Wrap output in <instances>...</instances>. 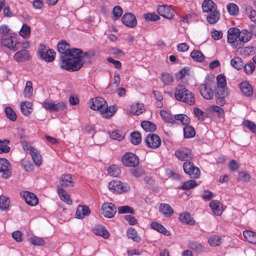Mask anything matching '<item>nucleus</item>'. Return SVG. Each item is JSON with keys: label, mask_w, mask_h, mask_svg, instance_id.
<instances>
[{"label": "nucleus", "mask_w": 256, "mask_h": 256, "mask_svg": "<svg viewBox=\"0 0 256 256\" xmlns=\"http://www.w3.org/2000/svg\"><path fill=\"white\" fill-rule=\"evenodd\" d=\"M58 52L60 54V58L61 62L60 68L67 70L66 66L71 64L74 55L78 54L76 52H80V49L73 48H70V46L66 41L62 40L59 42L57 45Z\"/></svg>", "instance_id": "nucleus-1"}, {"label": "nucleus", "mask_w": 256, "mask_h": 256, "mask_svg": "<svg viewBox=\"0 0 256 256\" xmlns=\"http://www.w3.org/2000/svg\"><path fill=\"white\" fill-rule=\"evenodd\" d=\"M80 52L74 55L70 64L67 67V70L74 72L79 70L84 63H91V60L93 54L88 52H83L80 49Z\"/></svg>", "instance_id": "nucleus-2"}, {"label": "nucleus", "mask_w": 256, "mask_h": 256, "mask_svg": "<svg viewBox=\"0 0 256 256\" xmlns=\"http://www.w3.org/2000/svg\"><path fill=\"white\" fill-rule=\"evenodd\" d=\"M174 96L176 100L186 103L190 106L195 104L194 94L184 85L179 84L176 88Z\"/></svg>", "instance_id": "nucleus-3"}, {"label": "nucleus", "mask_w": 256, "mask_h": 256, "mask_svg": "<svg viewBox=\"0 0 256 256\" xmlns=\"http://www.w3.org/2000/svg\"><path fill=\"white\" fill-rule=\"evenodd\" d=\"M240 30L236 28H230L228 30V42L232 48H240L242 46L241 42H238Z\"/></svg>", "instance_id": "nucleus-4"}, {"label": "nucleus", "mask_w": 256, "mask_h": 256, "mask_svg": "<svg viewBox=\"0 0 256 256\" xmlns=\"http://www.w3.org/2000/svg\"><path fill=\"white\" fill-rule=\"evenodd\" d=\"M0 42L2 46L12 51H16L18 48L17 46L18 42L14 33L10 34V35L6 37L2 36Z\"/></svg>", "instance_id": "nucleus-5"}, {"label": "nucleus", "mask_w": 256, "mask_h": 256, "mask_svg": "<svg viewBox=\"0 0 256 256\" xmlns=\"http://www.w3.org/2000/svg\"><path fill=\"white\" fill-rule=\"evenodd\" d=\"M183 169L186 174L192 179L198 178L200 175V171L198 167L194 166L192 162H184Z\"/></svg>", "instance_id": "nucleus-6"}, {"label": "nucleus", "mask_w": 256, "mask_h": 256, "mask_svg": "<svg viewBox=\"0 0 256 256\" xmlns=\"http://www.w3.org/2000/svg\"><path fill=\"white\" fill-rule=\"evenodd\" d=\"M38 52L40 58L47 62H51L54 60L56 52L52 49H47L44 44L40 45Z\"/></svg>", "instance_id": "nucleus-7"}, {"label": "nucleus", "mask_w": 256, "mask_h": 256, "mask_svg": "<svg viewBox=\"0 0 256 256\" xmlns=\"http://www.w3.org/2000/svg\"><path fill=\"white\" fill-rule=\"evenodd\" d=\"M174 155L178 160L185 162H190V160L193 158L191 150L185 147L180 148L176 150Z\"/></svg>", "instance_id": "nucleus-8"}, {"label": "nucleus", "mask_w": 256, "mask_h": 256, "mask_svg": "<svg viewBox=\"0 0 256 256\" xmlns=\"http://www.w3.org/2000/svg\"><path fill=\"white\" fill-rule=\"evenodd\" d=\"M108 186L111 191L120 194L127 192L130 190V186L127 183L122 182L120 181L110 182Z\"/></svg>", "instance_id": "nucleus-9"}, {"label": "nucleus", "mask_w": 256, "mask_h": 256, "mask_svg": "<svg viewBox=\"0 0 256 256\" xmlns=\"http://www.w3.org/2000/svg\"><path fill=\"white\" fill-rule=\"evenodd\" d=\"M122 162L126 166L136 167L139 164V158L134 153L126 152L122 157Z\"/></svg>", "instance_id": "nucleus-10"}, {"label": "nucleus", "mask_w": 256, "mask_h": 256, "mask_svg": "<svg viewBox=\"0 0 256 256\" xmlns=\"http://www.w3.org/2000/svg\"><path fill=\"white\" fill-rule=\"evenodd\" d=\"M215 98L216 102L220 106H223L225 103V98L228 96V90L226 87H216Z\"/></svg>", "instance_id": "nucleus-11"}, {"label": "nucleus", "mask_w": 256, "mask_h": 256, "mask_svg": "<svg viewBox=\"0 0 256 256\" xmlns=\"http://www.w3.org/2000/svg\"><path fill=\"white\" fill-rule=\"evenodd\" d=\"M144 141L148 147L152 149L157 148L161 144L160 137L154 134H149L146 136Z\"/></svg>", "instance_id": "nucleus-12"}, {"label": "nucleus", "mask_w": 256, "mask_h": 256, "mask_svg": "<svg viewBox=\"0 0 256 256\" xmlns=\"http://www.w3.org/2000/svg\"><path fill=\"white\" fill-rule=\"evenodd\" d=\"M102 214L108 218H112L116 212V208L114 204L111 202L104 203L101 208Z\"/></svg>", "instance_id": "nucleus-13"}, {"label": "nucleus", "mask_w": 256, "mask_h": 256, "mask_svg": "<svg viewBox=\"0 0 256 256\" xmlns=\"http://www.w3.org/2000/svg\"><path fill=\"white\" fill-rule=\"evenodd\" d=\"M10 164L8 161L4 158H0V172L2 173V177L8 178L11 175Z\"/></svg>", "instance_id": "nucleus-14"}, {"label": "nucleus", "mask_w": 256, "mask_h": 256, "mask_svg": "<svg viewBox=\"0 0 256 256\" xmlns=\"http://www.w3.org/2000/svg\"><path fill=\"white\" fill-rule=\"evenodd\" d=\"M157 10L159 14L168 19L172 18L174 15V10L166 5L158 6Z\"/></svg>", "instance_id": "nucleus-15"}, {"label": "nucleus", "mask_w": 256, "mask_h": 256, "mask_svg": "<svg viewBox=\"0 0 256 256\" xmlns=\"http://www.w3.org/2000/svg\"><path fill=\"white\" fill-rule=\"evenodd\" d=\"M106 102L105 100L101 97H96L91 98L90 100V107L91 109L98 110H103L105 107Z\"/></svg>", "instance_id": "nucleus-16"}, {"label": "nucleus", "mask_w": 256, "mask_h": 256, "mask_svg": "<svg viewBox=\"0 0 256 256\" xmlns=\"http://www.w3.org/2000/svg\"><path fill=\"white\" fill-rule=\"evenodd\" d=\"M200 90V94L205 99L211 100L213 98L214 92L210 86L209 82L201 84Z\"/></svg>", "instance_id": "nucleus-17"}, {"label": "nucleus", "mask_w": 256, "mask_h": 256, "mask_svg": "<svg viewBox=\"0 0 256 256\" xmlns=\"http://www.w3.org/2000/svg\"><path fill=\"white\" fill-rule=\"evenodd\" d=\"M122 22L126 26L134 28L136 26L137 20L136 16L132 14H125L122 18Z\"/></svg>", "instance_id": "nucleus-18"}, {"label": "nucleus", "mask_w": 256, "mask_h": 256, "mask_svg": "<svg viewBox=\"0 0 256 256\" xmlns=\"http://www.w3.org/2000/svg\"><path fill=\"white\" fill-rule=\"evenodd\" d=\"M22 196L26 202L30 206H34L38 204V198L37 196L32 192H24Z\"/></svg>", "instance_id": "nucleus-19"}, {"label": "nucleus", "mask_w": 256, "mask_h": 256, "mask_svg": "<svg viewBox=\"0 0 256 256\" xmlns=\"http://www.w3.org/2000/svg\"><path fill=\"white\" fill-rule=\"evenodd\" d=\"M14 59L17 62H22L30 58L29 52L25 49L16 52L13 56Z\"/></svg>", "instance_id": "nucleus-20"}, {"label": "nucleus", "mask_w": 256, "mask_h": 256, "mask_svg": "<svg viewBox=\"0 0 256 256\" xmlns=\"http://www.w3.org/2000/svg\"><path fill=\"white\" fill-rule=\"evenodd\" d=\"M60 187L73 186L74 182L70 174H62L60 178Z\"/></svg>", "instance_id": "nucleus-21"}, {"label": "nucleus", "mask_w": 256, "mask_h": 256, "mask_svg": "<svg viewBox=\"0 0 256 256\" xmlns=\"http://www.w3.org/2000/svg\"><path fill=\"white\" fill-rule=\"evenodd\" d=\"M57 190L58 194L62 200L66 202L68 204H72V200L70 198V196L66 190L60 187V186H57Z\"/></svg>", "instance_id": "nucleus-22"}, {"label": "nucleus", "mask_w": 256, "mask_h": 256, "mask_svg": "<svg viewBox=\"0 0 256 256\" xmlns=\"http://www.w3.org/2000/svg\"><path fill=\"white\" fill-rule=\"evenodd\" d=\"M90 213L89 208L86 205L78 206L76 212V216L78 218H82Z\"/></svg>", "instance_id": "nucleus-23"}, {"label": "nucleus", "mask_w": 256, "mask_h": 256, "mask_svg": "<svg viewBox=\"0 0 256 256\" xmlns=\"http://www.w3.org/2000/svg\"><path fill=\"white\" fill-rule=\"evenodd\" d=\"M240 88L242 93L246 96H250L253 94L252 86L246 81L242 82L240 84Z\"/></svg>", "instance_id": "nucleus-24"}, {"label": "nucleus", "mask_w": 256, "mask_h": 256, "mask_svg": "<svg viewBox=\"0 0 256 256\" xmlns=\"http://www.w3.org/2000/svg\"><path fill=\"white\" fill-rule=\"evenodd\" d=\"M252 38V32L247 30L244 29L241 31H239L238 42H241V44L243 45V43L246 42L250 40Z\"/></svg>", "instance_id": "nucleus-25"}, {"label": "nucleus", "mask_w": 256, "mask_h": 256, "mask_svg": "<svg viewBox=\"0 0 256 256\" xmlns=\"http://www.w3.org/2000/svg\"><path fill=\"white\" fill-rule=\"evenodd\" d=\"M202 6L204 12H210L216 9V4L212 0H204Z\"/></svg>", "instance_id": "nucleus-26"}, {"label": "nucleus", "mask_w": 256, "mask_h": 256, "mask_svg": "<svg viewBox=\"0 0 256 256\" xmlns=\"http://www.w3.org/2000/svg\"><path fill=\"white\" fill-rule=\"evenodd\" d=\"M93 232L99 236H101L104 238H107L109 237V232L105 228L101 225L96 226L93 229Z\"/></svg>", "instance_id": "nucleus-27"}, {"label": "nucleus", "mask_w": 256, "mask_h": 256, "mask_svg": "<svg viewBox=\"0 0 256 256\" xmlns=\"http://www.w3.org/2000/svg\"><path fill=\"white\" fill-rule=\"evenodd\" d=\"M160 212L166 217H170L174 214L172 208L167 204H161L159 206Z\"/></svg>", "instance_id": "nucleus-28"}, {"label": "nucleus", "mask_w": 256, "mask_h": 256, "mask_svg": "<svg viewBox=\"0 0 256 256\" xmlns=\"http://www.w3.org/2000/svg\"><path fill=\"white\" fill-rule=\"evenodd\" d=\"M30 154L32 159L37 166H40L42 164V158L38 151L34 148L30 147Z\"/></svg>", "instance_id": "nucleus-29"}, {"label": "nucleus", "mask_w": 256, "mask_h": 256, "mask_svg": "<svg viewBox=\"0 0 256 256\" xmlns=\"http://www.w3.org/2000/svg\"><path fill=\"white\" fill-rule=\"evenodd\" d=\"M116 111V108L114 106H108L106 104L103 110H100V112L102 117L105 118H109L112 116Z\"/></svg>", "instance_id": "nucleus-30"}, {"label": "nucleus", "mask_w": 256, "mask_h": 256, "mask_svg": "<svg viewBox=\"0 0 256 256\" xmlns=\"http://www.w3.org/2000/svg\"><path fill=\"white\" fill-rule=\"evenodd\" d=\"M20 110L23 114L28 116L32 112V104L31 102L25 101L20 104Z\"/></svg>", "instance_id": "nucleus-31"}, {"label": "nucleus", "mask_w": 256, "mask_h": 256, "mask_svg": "<svg viewBox=\"0 0 256 256\" xmlns=\"http://www.w3.org/2000/svg\"><path fill=\"white\" fill-rule=\"evenodd\" d=\"M220 13L217 10H214V11L210 12L206 17V20L208 22L211 24H216L220 19Z\"/></svg>", "instance_id": "nucleus-32"}, {"label": "nucleus", "mask_w": 256, "mask_h": 256, "mask_svg": "<svg viewBox=\"0 0 256 256\" xmlns=\"http://www.w3.org/2000/svg\"><path fill=\"white\" fill-rule=\"evenodd\" d=\"M180 220L183 223L189 224L194 225L195 221L191 218L190 214L188 212H184L181 214L179 216Z\"/></svg>", "instance_id": "nucleus-33"}, {"label": "nucleus", "mask_w": 256, "mask_h": 256, "mask_svg": "<svg viewBox=\"0 0 256 256\" xmlns=\"http://www.w3.org/2000/svg\"><path fill=\"white\" fill-rule=\"evenodd\" d=\"M141 126L146 132H152L156 129V125L150 121L144 120L141 122Z\"/></svg>", "instance_id": "nucleus-34"}, {"label": "nucleus", "mask_w": 256, "mask_h": 256, "mask_svg": "<svg viewBox=\"0 0 256 256\" xmlns=\"http://www.w3.org/2000/svg\"><path fill=\"white\" fill-rule=\"evenodd\" d=\"M244 10L246 16L250 20L256 22V11L253 10L251 6L247 5L244 6Z\"/></svg>", "instance_id": "nucleus-35"}, {"label": "nucleus", "mask_w": 256, "mask_h": 256, "mask_svg": "<svg viewBox=\"0 0 256 256\" xmlns=\"http://www.w3.org/2000/svg\"><path fill=\"white\" fill-rule=\"evenodd\" d=\"M219 204L220 202L217 200H212L209 204L214 214L216 216H220L222 214V210L220 208Z\"/></svg>", "instance_id": "nucleus-36"}, {"label": "nucleus", "mask_w": 256, "mask_h": 256, "mask_svg": "<svg viewBox=\"0 0 256 256\" xmlns=\"http://www.w3.org/2000/svg\"><path fill=\"white\" fill-rule=\"evenodd\" d=\"M184 136V138H189L194 136L196 132L194 128L190 125H187L184 126L183 128Z\"/></svg>", "instance_id": "nucleus-37"}, {"label": "nucleus", "mask_w": 256, "mask_h": 256, "mask_svg": "<svg viewBox=\"0 0 256 256\" xmlns=\"http://www.w3.org/2000/svg\"><path fill=\"white\" fill-rule=\"evenodd\" d=\"M150 227L158 232L163 234L164 235L168 236L169 234V232L161 224L156 222H152L150 224Z\"/></svg>", "instance_id": "nucleus-38"}, {"label": "nucleus", "mask_w": 256, "mask_h": 256, "mask_svg": "<svg viewBox=\"0 0 256 256\" xmlns=\"http://www.w3.org/2000/svg\"><path fill=\"white\" fill-rule=\"evenodd\" d=\"M144 112V105L142 104L136 103L130 106V112L138 116Z\"/></svg>", "instance_id": "nucleus-39"}, {"label": "nucleus", "mask_w": 256, "mask_h": 256, "mask_svg": "<svg viewBox=\"0 0 256 256\" xmlns=\"http://www.w3.org/2000/svg\"><path fill=\"white\" fill-rule=\"evenodd\" d=\"M244 238L250 242L256 244V233L250 230L243 232Z\"/></svg>", "instance_id": "nucleus-40"}, {"label": "nucleus", "mask_w": 256, "mask_h": 256, "mask_svg": "<svg viewBox=\"0 0 256 256\" xmlns=\"http://www.w3.org/2000/svg\"><path fill=\"white\" fill-rule=\"evenodd\" d=\"M230 64L232 67L237 70H241L244 66L242 59L238 56L234 57L231 60Z\"/></svg>", "instance_id": "nucleus-41"}, {"label": "nucleus", "mask_w": 256, "mask_h": 256, "mask_svg": "<svg viewBox=\"0 0 256 256\" xmlns=\"http://www.w3.org/2000/svg\"><path fill=\"white\" fill-rule=\"evenodd\" d=\"M127 236L129 238L136 242H139L141 240L140 236L138 235L136 230L132 228L128 229L127 231Z\"/></svg>", "instance_id": "nucleus-42"}, {"label": "nucleus", "mask_w": 256, "mask_h": 256, "mask_svg": "<svg viewBox=\"0 0 256 256\" xmlns=\"http://www.w3.org/2000/svg\"><path fill=\"white\" fill-rule=\"evenodd\" d=\"M190 248L193 250L201 253L204 251V247L200 243L197 242H192L189 243Z\"/></svg>", "instance_id": "nucleus-43"}, {"label": "nucleus", "mask_w": 256, "mask_h": 256, "mask_svg": "<svg viewBox=\"0 0 256 256\" xmlns=\"http://www.w3.org/2000/svg\"><path fill=\"white\" fill-rule=\"evenodd\" d=\"M190 56L195 61L202 62L204 58V55L199 50H194L190 54Z\"/></svg>", "instance_id": "nucleus-44"}, {"label": "nucleus", "mask_w": 256, "mask_h": 256, "mask_svg": "<svg viewBox=\"0 0 256 256\" xmlns=\"http://www.w3.org/2000/svg\"><path fill=\"white\" fill-rule=\"evenodd\" d=\"M174 118L175 120L180 121L183 125L187 126L190 122V118L186 114H176L174 116Z\"/></svg>", "instance_id": "nucleus-45"}, {"label": "nucleus", "mask_w": 256, "mask_h": 256, "mask_svg": "<svg viewBox=\"0 0 256 256\" xmlns=\"http://www.w3.org/2000/svg\"><path fill=\"white\" fill-rule=\"evenodd\" d=\"M130 140L134 144H138L142 141V136L140 132H134L130 134Z\"/></svg>", "instance_id": "nucleus-46"}, {"label": "nucleus", "mask_w": 256, "mask_h": 256, "mask_svg": "<svg viewBox=\"0 0 256 256\" xmlns=\"http://www.w3.org/2000/svg\"><path fill=\"white\" fill-rule=\"evenodd\" d=\"M118 212L120 214H132L134 212V210L133 208L128 206H124L118 207Z\"/></svg>", "instance_id": "nucleus-47"}, {"label": "nucleus", "mask_w": 256, "mask_h": 256, "mask_svg": "<svg viewBox=\"0 0 256 256\" xmlns=\"http://www.w3.org/2000/svg\"><path fill=\"white\" fill-rule=\"evenodd\" d=\"M108 172L110 176L116 177L120 174V170L118 166L113 164L108 168Z\"/></svg>", "instance_id": "nucleus-48"}, {"label": "nucleus", "mask_w": 256, "mask_h": 256, "mask_svg": "<svg viewBox=\"0 0 256 256\" xmlns=\"http://www.w3.org/2000/svg\"><path fill=\"white\" fill-rule=\"evenodd\" d=\"M30 33V28L27 24H24L20 32V35L24 38L29 37Z\"/></svg>", "instance_id": "nucleus-49"}, {"label": "nucleus", "mask_w": 256, "mask_h": 256, "mask_svg": "<svg viewBox=\"0 0 256 256\" xmlns=\"http://www.w3.org/2000/svg\"><path fill=\"white\" fill-rule=\"evenodd\" d=\"M52 112L65 111L66 110V104L64 102H60L57 103L54 102Z\"/></svg>", "instance_id": "nucleus-50"}, {"label": "nucleus", "mask_w": 256, "mask_h": 256, "mask_svg": "<svg viewBox=\"0 0 256 256\" xmlns=\"http://www.w3.org/2000/svg\"><path fill=\"white\" fill-rule=\"evenodd\" d=\"M10 140H0V152L8 153L10 151V147L7 144H9Z\"/></svg>", "instance_id": "nucleus-51"}, {"label": "nucleus", "mask_w": 256, "mask_h": 256, "mask_svg": "<svg viewBox=\"0 0 256 256\" xmlns=\"http://www.w3.org/2000/svg\"><path fill=\"white\" fill-rule=\"evenodd\" d=\"M226 8L230 14L236 16L238 14V8L236 4L230 3L227 5Z\"/></svg>", "instance_id": "nucleus-52"}, {"label": "nucleus", "mask_w": 256, "mask_h": 256, "mask_svg": "<svg viewBox=\"0 0 256 256\" xmlns=\"http://www.w3.org/2000/svg\"><path fill=\"white\" fill-rule=\"evenodd\" d=\"M109 134L112 139L116 140L118 141H120L124 138V136L118 130H114L110 132Z\"/></svg>", "instance_id": "nucleus-53"}, {"label": "nucleus", "mask_w": 256, "mask_h": 256, "mask_svg": "<svg viewBox=\"0 0 256 256\" xmlns=\"http://www.w3.org/2000/svg\"><path fill=\"white\" fill-rule=\"evenodd\" d=\"M10 204V202L8 198L5 196H0V209L2 210H6Z\"/></svg>", "instance_id": "nucleus-54"}, {"label": "nucleus", "mask_w": 256, "mask_h": 256, "mask_svg": "<svg viewBox=\"0 0 256 256\" xmlns=\"http://www.w3.org/2000/svg\"><path fill=\"white\" fill-rule=\"evenodd\" d=\"M160 114L163 120L166 122L172 124L174 122L172 116L166 111L162 110L160 111Z\"/></svg>", "instance_id": "nucleus-55"}, {"label": "nucleus", "mask_w": 256, "mask_h": 256, "mask_svg": "<svg viewBox=\"0 0 256 256\" xmlns=\"http://www.w3.org/2000/svg\"><path fill=\"white\" fill-rule=\"evenodd\" d=\"M208 242L211 246H218L222 242L220 238L218 236H212L210 237L208 239Z\"/></svg>", "instance_id": "nucleus-56"}, {"label": "nucleus", "mask_w": 256, "mask_h": 256, "mask_svg": "<svg viewBox=\"0 0 256 256\" xmlns=\"http://www.w3.org/2000/svg\"><path fill=\"white\" fill-rule=\"evenodd\" d=\"M197 183L194 180H189L184 182L182 186L183 190H188L197 186Z\"/></svg>", "instance_id": "nucleus-57"}, {"label": "nucleus", "mask_w": 256, "mask_h": 256, "mask_svg": "<svg viewBox=\"0 0 256 256\" xmlns=\"http://www.w3.org/2000/svg\"><path fill=\"white\" fill-rule=\"evenodd\" d=\"M5 112L7 117L12 121H14L16 119V114L10 107H6L5 108Z\"/></svg>", "instance_id": "nucleus-58"}, {"label": "nucleus", "mask_w": 256, "mask_h": 256, "mask_svg": "<svg viewBox=\"0 0 256 256\" xmlns=\"http://www.w3.org/2000/svg\"><path fill=\"white\" fill-rule=\"evenodd\" d=\"M32 83L30 81H28L24 92L25 97L30 98L32 95Z\"/></svg>", "instance_id": "nucleus-59"}, {"label": "nucleus", "mask_w": 256, "mask_h": 256, "mask_svg": "<svg viewBox=\"0 0 256 256\" xmlns=\"http://www.w3.org/2000/svg\"><path fill=\"white\" fill-rule=\"evenodd\" d=\"M30 242L34 246H42L44 244V240L40 237L34 236L30 238Z\"/></svg>", "instance_id": "nucleus-60"}, {"label": "nucleus", "mask_w": 256, "mask_h": 256, "mask_svg": "<svg viewBox=\"0 0 256 256\" xmlns=\"http://www.w3.org/2000/svg\"><path fill=\"white\" fill-rule=\"evenodd\" d=\"M217 86L216 87H226V77L222 74H219L216 78Z\"/></svg>", "instance_id": "nucleus-61"}, {"label": "nucleus", "mask_w": 256, "mask_h": 256, "mask_svg": "<svg viewBox=\"0 0 256 256\" xmlns=\"http://www.w3.org/2000/svg\"><path fill=\"white\" fill-rule=\"evenodd\" d=\"M162 80L164 85H170L173 82V78L169 74L164 73L162 74Z\"/></svg>", "instance_id": "nucleus-62"}, {"label": "nucleus", "mask_w": 256, "mask_h": 256, "mask_svg": "<svg viewBox=\"0 0 256 256\" xmlns=\"http://www.w3.org/2000/svg\"><path fill=\"white\" fill-rule=\"evenodd\" d=\"M243 124L248 128L252 132L256 134V124L248 120H244Z\"/></svg>", "instance_id": "nucleus-63"}, {"label": "nucleus", "mask_w": 256, "mask_h": 256, "mask_svg": "<svg viewBox=\"0 0 256 256\" xmlns=\"http://www.w3.org/2000/svg\"><path fill=\"white\" fill-rule=\"evenodd\" d=\"M246 73L247 74H251L255 69V66L253 62H249L244 66Z\"/></svg>", "instance_id": "nucleus-64"}]
</instances>
